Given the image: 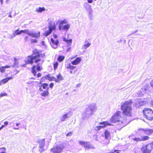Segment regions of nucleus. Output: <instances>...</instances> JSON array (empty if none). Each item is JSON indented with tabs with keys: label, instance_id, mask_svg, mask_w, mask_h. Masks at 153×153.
I'll use <instances>...</instances> for the list:
<instances>
[{
	"label": "nucleus",
	"instance_id": "33",
	"mask_svg": "<svg viewBox=\"0 0 153 153\" xmlns=\"http://www.w3.org/2000/svg\"><path fill=\"white\" fill-rule=\"evenodd\" d=\"M72 42V39H68L67 40V41L66 42L67 43L68 47L71 45Z\"/></svg>",
	"mask_w": 153,
	"mask_h": 153
},
{
	"label": "nucleus",
	"instance_id": "43",
	"mask_svg": "<svg viewBox=\"0 0 153 153\" xmlns=\"http://www.w3.org/2000/svg\"><path fill=\"white\" fill-rule=\"evenodd\" d=\"M28 37L27 36H25L24 40L25 42H27L28 41Z\"/></svg>",
	"mask_w": 153,
	"mask_h": 153
},
{
	"label": "nucleus",
	"instance_id": "34",
	"mask_svg": "<svg viewBox=\"0 0 153 153\" xmlns=\"http://www.w3.org/2000/svg\"><path fill=\"white\" fill-rule=\"evenodd\" d=\"M13 33H15V34L16 35H19L21 34V30L19 31V29H18L15 30Z\"/></svg>",
	"mask_w": 153,
	"mask_h": 153
},
{
	"label": "nucleus",
	"instance_id": "5",
	"mask_svg": "<svg viewBox=\"0 0 153 153\" xmlns=\"http://www.w3.org/2000/svg\"><path fill=\"white\" fill-rule=\"evenodd\" d=\"M143 112L145 118L149 120L153 119V111L151 108H144Z\"/></svg>",
	"mask_w": 153,
	"mask_h": 153
},
{
	"label": "nucleus",
	"instance_id": "40",
	"mask_svg": "<svg viewBox=\"0 0 153 153\" xmlns=\"http://www.w3.org/2000/svg\"><path fill=\"white\" fill-rule=\"evenodd\" d=\"M18 64V62L17 61H15L13 63V65L12 66V67L13 68L15 67Z\"/></svg>",
	"mask_w": 153,
	"mask_h": 153
},
{
	"label": "nucleus",
	"instance_id": "20",
	"mask_svg": "<svg viewBox=\"0 0 153 153\" xmlns=\"http://www.w3.org/2000/svg\"><path fill=\"white\" fill-rule=\"evenodd\" d=\"M142 130L145 133L148 135H150L153 133V130L149 129H144L143 128L140 129Z\"/></svg>",
	"mask_w": 153,
	"mask_h": 153
},
{
	"label": "nucleus",
	"instance_id": "21",
	"mask_svg": "<svg viewBox=\"0 0 153 153\" xmlns=\"http://www.w3.org/2000/svg\"><path fill=\"white\" fill-rule=\"evenodd\" d=\"M40 36V33L39 32L38 33H33L31 31L30 36L33 37H35L37 38H39Z\"/></svg>",
	"mask_w": 153,
	"mask_h": 153
},
{
	"label": "nucleus",
	"instance_id": "18",
	"mask_svg": "<svg viewBox=\"0 0 153 153\" xmlns=\"http://www.w3.org/2000/svg\"><path fill=\"white\" fill-rule=\"evenodd\" d=\"M147 90V88H142L138 91L137 92V94L139 96L141 97L146 92Z\"/></svg>",
	"mask_w": 153,
	"mask_h": 153
},
{
	"label": "nucleus",
	"instance_id": "54",
	"mask_svg": "<svg viewBox=\"0 0 153 153\" xmlns=\"http://www.w3.org/2000/svg\"><path fill=\"white\" fill-rule=\"evenodd\" d=\"M7 78L8 81L9 80L12 79H13V77H7Z\"/></svg>",
	"mask_w": 153,
	"mask_h": 153
},
{
	"label": "nucleus",
	"instance_id": "17",
	"mask_svg": "<svg viewBox=\"0 0 153 153\" xmlns=\"http://www.w3.org/2000/svg\"><path fill=\"white\" fill-rule=\"evenodd\" d=\"M143 153H150L151 150L148 148V145L143 146L141 149Z\"/></svg>",
	"mask_w": 153,
	"mask_h": 153
},
{
	"label": "nucleus",
	"instance_id": "12",
	"mask_svg": "<svg viewBox=\"0 0 153 153\" xmlns=\"http://www.w3.org/2000/svg\"><path fill=\"white\" fill-rule=\"evenodd\" d=\"M49 87H47L46 90H43L42 88L40 87L39 89L40 94L44 97L48 96L49 94Z\"/></svg>",
	"mask_w": 153,
	"mask_h": 153
},
{
	"label": "nucleus",
	"instance_id": "27",
	"mask_svg": "<svg viewBox=\"0 0 153 153\" xmlns=\"http://www.w3.org/2000/svg\"><path fill=\"white\" fill-rule=\"evenodd\" d=\"M45 8L44 7H39L38 8H36V11L38 12V13H41L42 11H45Z\"/></svg>",
	"mask_w": 153,
	"mask_h": 153
},
{
	"label": "nucleus",
	"instance_id": "35",
	"mask_svg": "<svg viewBox=\"0 0 153 153\" xmlns=\"http://www.w3.org/2000/svg\"><path fill=\"white\" fill-rule=\"evenodd\" d=\"M0 150L1 151L0 153H6L5 152L6 149L5 147H2L0 148Z\"/></svg>",
	"mask_w": 153,
	"mask_h": 153
},
{
	"label": "nucleus",
	"instance_id": "59",
	"mask_svg": "<svg viewBox=\"0 0 153 153\" xmlns=\"http://www.w3.org/2000/svg\"><path fill=\"white\" fill-rule=\"evenodd\" d=\"M53 36L55 39H56L58 37L57 35L55 34L53 35Z\"/></svg>",
	"mask_w": 153,
	"mask_h": 153
},
{
	"label": "nucleus",
	"instance_id": "57",
	"mask_svg": "<svg viewBox=\"0 0 153 153\" xmlns=\"http://www.w3.org/2000/svg\"><path fill=\"white\" fill-rule=\"evenodd\" d=\"M33 82V81H28L26 83L27 84H31L32 83V82Z\"/></svg>",
	"mask_w": 153,
	"mask_h": 153
},
{
	"label": "nucleus",
	"instance_id": "13",
	"mask_svg": "<svg viewBox=\"0 0 153 153\" xmlns=\"http://www.w3.org/2000/svg\"><path fill=\"white\" fill-rule=\"evenodd\" d=\"M51 43L50 44L52 47L54 49L57 48L59 43L58 40L56 39L55 40L53 38H51Z\"/></svg>",
	"mask_w": 153,
	"mask_h": 153
},
{
	"label": "nucleus",
	"instance_id": "23",
	"mask_svg": "<svg viewBox=\"0 0 153 153\" xmlns=\"http://www.w3.org/2000/svg\"><path fill=\"white\" fill-rule=\"evenodd\" d=\"M45 78L50 81H52V80L54 81V80L55 79V77L53 76H50V74H48L46 75L45 76Z\"/></svg>",
	"mask_w": 153,
	"mask_h": 153
},
{
	"label": "nucleus",
	"instance_id": "45",
	"mask_svg": "<svg viewBox=\"0 0 153 153\" xmlns=\"http://www.w3.org/2000/svg\"><path fill=\"white\" fill-rule=\"evenodd\" d=\"M16 36V35L15 34V33H13L12 35L10 36V38L12 39L13 38H14Z\"/></svg>",
	"mask_w": 153,
	"mask_h": 153
},
{
	"label": "nucleus",
	"instance_id": "41",
	"mask_svg": "<svg viewBox=\"0 0 153 153\" xmlns=\"http://www.w3.org/2000/svg\"><path fill=\"white\" fill-rule=\"evenodd\" d=\"M31 42L32 43H37V40L36 39H32L31 40Z\"/></svg>",
	"mask_w": 153,
	"mask_h": 153
},
{
	"label": "nucleus",
	"instance_id": "64",
	"mask_svg": "<svg viewBox=\"0 0 153 153\" xmlns=\"http://www.w3.org/2000/svg\"><path fill=\"white\" fill-rule=\"evenodd\" d=\"M70 49H71V48H68L67 49V51L68 52H69L70 50Z\"/></svg>",
	"mask_w": 153,
	"mask_h": 153
},
{
	"label": "nucleus",
	"instance_id": "58",
	"mask_svg": "<svg viewBox=\"0 0 153 153\" xmlns=\"http://www.w3.org/2000/svg\"><path fill=\"white\" fill-rule=\"evenodd\" d=\"M5 125H2L0 127V131L3 128L5 127Z\"/></svg>",
	"mask_w": 153,
	"mask_h": 153
},
{
	"label": "nucleus",
	"instance_id": "25",
	"mask_svg": "<svg viewBox=\"0 0 153 153\" xmlns=\"http://www.w3.org/2000/svg\"><path fill=\"white\" fill-rule=\"evenodd\" d=\"M31 31H30L28 29H25V30H21V33H24L27 34L29 36H30V34Z\"/></svg>",
	"mask_w": 153,
	"mask_h": 153
},
{
	"label": "nucleus",
	"instance_id": "50",
	"mask_svg": "<svg viewBox=\"0 0 153 153\" xmlns=\"http://www.w3.org/2000/svg\"><path fill=\"white\" fill-rule=\"evenodd\" d=\"M4 68L5 69H6V68H9L10 67V66L7 65H5V66H4Z\"/></svg>",
	"mask_w": 153,
	"mask_h": 153
},
{
	"label": "nucleus",
	"instance_id": "37",
	"mask_svg": "<svg viewBox=\"0 0 153 153\" xmlns=\"http://www.w3.org/2000/svg\"><path fill=\"white\" fill-rule=\"evenodd\" d=\"M58 64L57 62H55L53 64V68L54 70L56 69L58 66Z\"/></svg>",
	"mask_w": 153,
	"mask_h": 153
},
{
	"label": "nucleus",
	"instance_id": "26",
	"mask_svg": "<svg viewBox=\"0 0 153 153\" xmlns=\"http://www.w3.org/2000/svg\"><path fill=\"white\" fill-rule=\"evenodd\" d=\"M105 138L106 139H108L109 137H110V134L109 132L107 130H105L104 132Z\"/></svg>",
	"mask_w": 153,
	"mask_h": 153
},
{
	"label": "nucleus",
	"instance_id": "9",
	"mask_svg": "<svg viewBox=\"0 0 153 153\" xmlns=\"http://www.w3.org/2000/svg\"><path fill=\"white\" fill-rule=\"evenodd\" d=\"M64 147L62 144L57 146H54L51 150V151L53 153H60L64 149Z\"/></svg>",
	"mask_w": 153,
	"mask_h": 153
},
{
	"label": "nucleus",
	"instance_id": "48",
	"mask_svg": "<svg viewBox=\"0 0 153 153\" xmlns=\"http://www.w3.org/2000/svg\"><path fill=\"white\" fill-rule=\"evenodd\" d=\"M138 31V30H135V31H134V32H132V33H131L129 35V36H130L131 34H134L135 33H136L137 31Z\"/></svg>",
	"mask_w": 153,
	"mask_h": 153
},
{
	"label": "nucleus",
	"instance_id": "39",
	"mask_svg": "<svg viewBox=\"0 0 153 153\" xmlns=\"http://www.w3.org/2000/svg\"><path fill=\"white\" fill-rule=\"evenodd\" d=\"M72 134H73V132L71 131V132H68V133H67L66 134V136L67 137L71 136L72 135Z\"/></svg>",
	"mask_w": 153,
	"mask_h": 153
},
{
	"label": "nucleus",
	"instance_id": "7",
	"mask_svg": "<svg viewBox=\"0 0 153 153\" xmlns=\"http://www.w3.org/2000/svg\"><path fill=\"white\" fill-rule=\"evenodd\" d=\"M67 23V22L65 20H64L61 21L59 23V30H68L70 27V25L68 24L66 25H64V24Z\"/></svg>",
	"mask_w": 153,
	"mask_h": 153
},
{
	"label": "nucleus",
	"instance_id": "42",
	"mask_svg": "<svg viewBox=\"0 0 153 153\" xmlns=\"http://www.w3.org/2000/svg\"><path fill=\"white\" fill-rule=\"evenodd\" d=\"M139 103V104H140V106H142V105H143V104H144V102L143 101H141L140 100L138 102Z\"/></svg>",
	"mask_w": 153,
	"mask_h": 153
},
{
	"label": "nucleus",
	"instance_id": "19",
	"mask_svg": "<svg viewBox=\"0 0 153 153\" xmlns=\"http://www.w3.org/2000/svg\"><path fill=\"white\" fill-rule=\"evenodd\" d=\"M81 60V59L80 57H77L75 59L72 61H71V62L73 65H77L79 64Z\"/></svg>",
	"mask_w": 153,
	"mask_h": 153
},
{
	"label": "nucleus",
	"instance_id": "14",
	"mask_svg": "<svg viewBox=\"0 0 153 153\" xmlns=\"http://www.w3.org/2000/svg\"><path fill=\"white\" fill-rule=\"evenodd\" d=\"M36 68L38 71H40L42 69V68L41 66L36 67V65H33L32 68L31 72L33 74L34 76H36Z\"/></svg>",
	"mask_w": 153,
	"mask_h": 153
},
{
	"label": "nucleus",
	"instance_id": "38",
	"mask_svg": "<svg viewBox=\"0 0 153 153\" xmlns=\"http://www.w3.org/2000/svg\"><path fill=\"white\" fill-rule=\"evenodd\" d=\"M8 81V80L7 78L2 79L1 82H2L4 83L7 82Z\"/></svg>",
	"mask_w": 153,
	"mask_h": 153
},
{
	"label": "nucleus",
	"instance_id": "51",
	"mask_svg": "<svg viewBox=\"0 0 153 153\" xmlns=\"http://www.w3.org/2000/svg\"><path fill=\"white\" fill-rule=\"evenodd\" d=\"M4 125L5 126H7L8 124V122L7 121H5L4 123Z\"/></svg>",
	"mask_w": 153,
	"mask_h": 153
},
{
	"label": "nucleus",
	"instance_id": "62",
	"mask_svg": "<svg viewBox=\"0 0 153 153\" xmlns=\"http://www.w3.org/2000/svg\"><path fill=\"white\" fill-rule=\"evenodd\" d=\"M151 25V27L152 28H153V23H149V24H148V25Z\"/></svg>",
	"mask_w": 153,
	"mask_h": 153
},
{
	"label": "nucleus",
	"instance_id": "46",
	"mask_svg": "<svg viewBox=\"0 0 153 153\" xmlns=\"http://www.w3.org/2000/svg\"><path fill=\"white\" fill-rule=\"evenodd\" d=\"M54 85V84L53 83H51L49 85V87L50 88H52Z\"/></svg>",
	"mask_w": 153,
	"mask_h": 153
},
{
	"label": "nucleus",
	"instance_id": "49",
	"mask_svg": "<svg viewBox=\"0 0 153 153\" xmlns=\"http://www.w3.org/2000/svg\"><path fill=\"white\" fill-rule=\"evenodd\" d=\"M88 3H92L93 0H87Z\"/></svg>",
	"mask_w": 153,
	"mask_h": 153
},
{
	"label": "nucleus",
	"instance_id": "55",
	"mask_svg": "<svg viewBox=\"0 0 153 153\" xmlns=\"http://www.w3.org/2000/svg\"><path fill=\"white\" fill-rule=\"evenodd\" d=\"M41 76V74L40 73H38L37 74V77H39Z\"/></svg>",
	"mask_w": 153,
	"mask_h": 153
},
{
	"label": "nucleus",
	"instance_id": "4",
	"mask_svg": "<svg viewBox=\"0 0 153 153\" xmlns=\"http://www.w3.org/2000/svg\"><path fill=\"white\" fill-rule=\"evenodd\" d=\"M131 101H126L121 104V109L123 114L127 117L131 116V105L132 103Z\"/></svg>",
	"mask_w": 153,
	"mask_h": 153
},
{
	"label": "nucleus",
	"instance_id": "32",
	"mask_svg": "<svg viewBox=\"0 0 153 153\" xmlns=\"http://www.w3.org/2000/svg\"><path fill=\"white\" fill-rule=\"evenodd\" d=\"M48 85L46 83H44L42 84L41 86H39L40 88L42 87L44 89H47V88L48 87Z\"/></svg>",
	"mask_w": 153,
	"mask_h": 153
},
{
	"label": "nucleus",
	"instance_id": "31",
	"mask_svg": "<svg viewBox=\"0 0 153 153\" xmlns=\"http://www.w3.org/2000/svg\"><path fill=\"white\" fill-rule=\"evenodd\" d=\"M65 58V56L62 55H59L58 58V60L59 62H62Z\"/></svg>",
	"mask_w": 153,
	"mask_h": 153
},
{
	"label": "nucleus",
	"instance_id": "61",
	"mask_svg": "<svg viewBox=\"0 0 153 153\" xmlns=\"http://www.w3.org/2000/svg\"><path fill=\"white\" fill-rule=\"evenodd\" d=\"M68 40V39H66L65 38H63V40L64 42H66Z\"/></svg>",
	"mask_w": 153,
	"mask_h": 153
},
{
	"label": "nucleus",
	"instance_id": "63",
	"mask_svg": "<svg viewBox=\"0 0 153 153\" xmlns=\"http://www.w3.org/2000/svg\"><path fill=\"white\" fill-rule=\"evenodd\" d=\"M20 124V123H16V126L18 127L19 126Z\"/></svg>",
	"mask_w": 153,
	"mask_h": 153
},
{
	"label": "nucleus",
	"instance_id": "30",
	"mask_svg": "<svg viewBox=\"0 0 153 153\" xmlns=\"http://www.w3.org/2000/svg\"><path fill=\"white\" fill-rule=\"evenodd\" d=\"M68 117V114H64L62 117L61 118V120L62 121H63L65 119Z\"/></svg>",
	"mask_w": 153,
	"mask_h": 153
},
{
	"label": "nucleus",
	"instance_id": "60",
	"mask_svg": "<svg viewBox=\"0 0 153 153\" xmlns=\"http://www.w3.org/2000/svg\"><path fill=\"white\" fill-rule=\"evenodd\" d=\"M122 41H123V40L122 39H121L120 40H117V42L119 43V42H120Z\"/></svg>",
	"mask_w": 153,
	"mask_h": 153
},
{
	"label": "nucleus",
	"instance_id": "29",
	"mask_svg": "<svg viewBox=\"0 0 153 153\" xmlns=\"http://www.w3.org/2000/svg\"><path fill=\"white\" fill-rule=\"evenodd\" d=\"M91 45V43L87 42V44H85L83 46L82 48V49H86L89 47Z\"/></svg>",
	"mask_w": 153,
	"mask_h": 153
},
{
	"label": "nucleus",
	"instance_id": "53",
	"mask_svg": "<svg viewBox=\"0 0 153 153\" xmlns=\"http://www.w3.org/2000/svg\"><path fill=\"white\" fill-rule=\"evenodd\" d=\"M81 85V83H79L78 84H77L76 86V88H79L80 87Z\"/></svg>",
	"mask_w": 153,
	"mask_h": 153
},
{
	"label": "nucleus",
	"instance_id": "6",
	"mask_svg": "<svg viewBox=\"0 0 153 153\" xmlns=\"http://www.w3.org/2000/svg\"><path fill=\"white\" fill-rule=\"evenodd\" d=\"M78 142L80 145L83 146L85 150H88L91 149H94L95 147L89 142L80 140L78 141Z\"/></svg>",
	"mask_w": 153,
	"mask_h": 153
},
{
	"label": "nucleus",
	"instance_id": "1",
	"mask_svg": "<svg viewBox=\"0 0 153 153\" xmlns=\"http://www.w3.org/2000/svg\"><path fill=\"white\" fill-rule=\"evenodd\" d=\"M121 113L120 111H117L111 117V120L112 123L117 122V125H120L122 127H123L129 123L130 121H128L126 119L123 120V118L120 116Z\"/></svg>",
	"mask_w": 153,
	"mask_h": 153
},
{
	"label": "nucleus",
	"instance_id": "3",
	"mask_svg": "<svg viewBox=\"0 0 153 153\" xmlns=\"http://www.w3.org/2000/svg\"><path fill=\"white\" fill-rule=\"evenodd\" d=\"M33 56H28L27 58L25 61L26 64H31L32 65L34 62L37 63L41 61L40 59V55L39 52L36 49H35L33 51Z\"/></svg>",
	"mask_w": 153,
	"mask_h": 153
},
{
	"label": "nucleus",
	"instance_id": "36",
	"mask_svg": "<svg viewBox=\"0 0 153 153\" xmlns=\"http://www.w3.org/2000/svg\"><path fill=\"white\" fill-rule=\"evenodd\" d=\"M0 71L1 73H4L5 71V69L4 66H1L0 67Z\"/></svg>",
	"mask_w": 153,
	"mask_h": 153
},
{
	"label": "nucleus",
	"instance_id": "52",
	"mask_svg": "<svg viewBox=\"0 0 153 153\" xmlns=\"http://www.w3.org/2000/svg\"><path fill=\"white\" fill-rule=\"evenodd\" d=\"M151 87L153 88V80H152L150 83Z\"/></svg>",
	"mask_w": 153,
	"mask_h": 153
},
{
	"label": "nucleus",
	"instance_id": "2",
	"mask_svg": "<svg viewBox=\"0 0 153 153\" xmlns=\"http://www.w3.org/2000/svg\"><path fill=\"white\" fill-rule=\"evenodd\" d=\"M96 109L97 107L95 104L92 103L88 105L82 114V118L83 120H87L91 117Z\"/></svg>",
	"mask_w": 153,
	"mask_h": 153
},
{
	"label": "nucleus",
	"instance_id": "47",
	"mask_svg": "<svg viewBox=\"0 0 153 153\" xmlns=\"http://www.w3.org/2000/svg\"><path fill=\"white\" fill-rule=\"evenodd\" d=\"M6 95H7V94L6 93L3 94V93H1L0 94V97H2L3 96Z\"/></svg>",
	"mask_w": 153,
	"mask_h": 153
},
{
	"label": "nucleus",
	"instance_id": "11",
	"mask_svg": "<svg viewBox=\"0 0 153 153\" xmlns=\"http://www.w3.org/2000/svg\"><path fill=\"white\" fill-rule=\"evenodd\" d=\"M83 6L87 12L88 13V16L91 17L93 13V10L91 5L87 2H85L84 3Z\"/></svg>",
	"mask_w": 153,
	"mask_h": 153
},
{
	"label": "nucleus",
	"instance_id": "44",
	"mask_svg": "<svg viewBox=\"0 0 153 153\" xmlns=\"http://www.w3.org/2000/svg\"><path fill=\"white\" fill-rule=\"evenodd\" d=\"M119 150H112L111 152H108V153H114V152H116L117 151H119Z\"/></svg>",
	"mask_w": 153,
	"mask_h": 153
},
{
	"label": "nucleus",
	"instance_id": "8",
	"mask_svg": "<svg viewBox=\"0 0 153 153\" xmlns=\"http://www.w3.org/2000/svg\"><path fill=\"white\" fill-rule=\"evenodd\" d=\"M45 138L43 139H39L36 142L39 144V151L40 153H42L45 150L44 148V146L45 144Z\"/></svg>",
	"mask_w": 153,
	"mask_h": 153
},
{
	"label": "nucleus",
	"instance_id": "56",
	"mask_svg": "<svg viewBox=\"0 0 153 153\" xmlns=\"http://www.w3.org/2000/svg\"><path fill=\"white\" fill-rule=\"evenodd\" d=\"M41 44L43 46H45V42L44 41H42L41 42Z\"/></svg>",
	"mask_w": 153,
	"mask_h": 153
},
{
	"label": "nucleus",
	"instance_id": "22",
	"mask_svg": "<svg viewBox=\"0 0 153 153\" xmlns=\"http://www.w3.org/2000/svg\"><path fill=\"white\" fill-rule=\"evenodd\" d=\"M57 79L55 78V79L54 81L56 82H59V81H62L63 79L62 76L60 74H59L56 76Z\"/></svg>",
	"mask_w": 153,
	"mask_h": 153
},
{
	"label": "nucleus",
	"instance_id": "24",
	"mask_svg": "<svg viewBox=\"0 0 153 153\" xmlns=\"http://www.w3.org/2000/svg\"><path fill=\"white\" fill-rule=\"evenodd\" d=\"M48 28V30L46 31L44 35L45 36H47L48 35H49L52 32L53 30H55L54 29L50 28Z\"/></svg>",
	"mask_w": 153,
	"mask_h": 153
},
{
	"label": "nucleus",
	"instance_id": "28",
	"mask_svg": "<svg viewBox=\"0 0 153 153\" xmlns=\"http://www.w3.org/2000/svg\"><path fill=\"white\" fill-rule=\"evenodd\" d=\"M76 68L75 66L72 65L70 63H68L67 65L66 68L71 70L74 69Z\"/></svg>",
	"mask_w": 153,
	"mask_h": 153
},
{
	"label": "nucleus",
	"instance_id": "16",
	"mask_svg": "<svg viewBox=\"0 0 153 153\" xmlns=\"http://www.w3.org/2000/svg\"><path fill=\"white\" fill-rule=\"evenodd\" d=\"M149 137L147 136H143L141 137H135L132 139L134 141L138 142L139 141H142L148 140Z\"/></svg>",
	"mask_w": 153,
	"mask_h": 153
},
{
	"label": "nucleus",
	"instance_id": "15",
	"mask_svg": "<svg viewBox=\"0 0 153 153\" xmlns=\"http://www.w3.org/2000/svg\"><path fill=\"white\" fill-rule=\"evenodd\" d=\"M53 19L51 18H49L48 20V28L54 29V30L56 29V26L55 23L53 22Z\"/></svg>",
	"mask_w": 153,
	"mask_h": 153
},
{
	"label": "nucleus",
	"instance_id": "10",
	"mask_svg": "<svg viewBox=\"0 0 153 153\" xmlns=\"http://www.w3.org/2000/svg\"><path fill=\"white\" fill-rule=\"evenodd\" d=\"M99 124L101 126H96L95 128V130L96 131H99L101 128L105 127L107 126H112L111 124L108 123V121H103L100 122L99 123Z\"/></svg>",
	"mask_w": 153,
	"mask_h": 153
}]
</instances>
